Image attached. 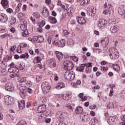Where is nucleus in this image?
Returning a JSON list of instances; mask_svg holds the SVG:
<instances>
[{
    "instance_id": "1",
    "label": "nucleus",
    "mask_w": 125,
    "mask_h": 125,
    "mask_svg": "<svg viewBox=\"0 0 125 125\" xmlns=\"http://www.w3.org/2000/svg\"><path fill=\"white\" fill-rule=\"evenodd\" d=\"M8 72L11 73L10 75V78H13L15 77L18 78L19 77V72L20 71L17 67H10L8 69Z\"/></svg>"
},
{
    "instance_id": "2",
    "label": "nucleus",
    "mask_w": 125,
    "mask_h": 125,
    "mask_svg": "<svg viewBox=\"0 0 125 125\" xmlns=\"http://www.w3.org/2000/svg\"><path fill=\"white\" fill-rule=\"evenodd\" d=\"M19 94L21 97V98H25L26 97V92H28V93H33L34 90L31 88L27 87L26 90H24L22 88H20V89H19Z\"/></svg>"
},
{
    "instance_id": "3",
    "label": "nucleus",
    "mask_w": 125,
    "mask_h": 125,
    "mask_svg": "<svg viewBox=\"0 0 125 125\" xmlns=\"http://www.w3.org/2000/svg\"><path fill=\"white\" fill-rule=\"evenodd\" d=\"M63 68L66 71H71L74 68V63L71 61H65L63 62Z\"/></svg>"
},
{
    "instance_id": "4",
    "label": "nucleus",
    "mask_w": 125,
    "mask_h": 125,
    "mask_svg": "<svg viewBox=\"0 0 125 125\" xmlns=\"http://www.w3.org/2000/svg\"><path fill=\"white\" fill-rule=\"evenodd\" d=\"M64 78L67 81H71L74 80L75 79V73L73 71H68L65 72L64 74Z\"/></svg>"
},
{
    "instance_id": "5",
    "label": "nucleus",
    "mask_w": 125,
    "mask_h": 125,
    "mask_svg": "<svg viewBox=\"0 0 125 125\" xmlns=\"http://www.w3.org/2000/svg\"><path fill=\"white\" fill-rule=\"evenodd\" d=\"M104 7L105 9L103 12V14H104V15H108V14H110V13H111V11H112V9H113L112 5L108 4L107 7V2H105V4L104 5Z\"/></svg>"
},
{
    "instance_id": "6",
    "label": "nucleus",
    "mask_w": 125,
    "mask_h": 125,
    "mask_svg": "<svg viewBox=\"0 0 125 125\" xmlns=\"http://www.w3.org/2000/svg\"><path fill=\"white\" fill-rule=\"evenodd\" d=\"M65 43H66L65 39H62L60 41H57V40H55L52 43L53 44H55V45L59 47H64Z\"/></svg>"
},
{
    "instance_id": "7",
    "label": "nucleus",
    "mask_w": 125,
    "mask_h": 125,
    "mask_svg": "<svg viewBox=\"0 0 125 125\" xmlns=\"http://www.w3.org/2000/svg\"><path fill=\"white\" fill-rule=\"evenodd\" d=\"M107 24H108V22L104 19H101L98 21V27L102 29L104 28V27H106V26H107Z\"/></svg>"
},
{
    "instance_id": "8",
    "label": "nucleus",
    "mask_w": 125,
    "mask_h": 125,
    "mask_svg": "<svg viewBox=\"0 0 125 125\" xmlns=\"http://www.w3.org/2000/svg\"><path fill=\"white\" fill-rule=\"evenodd\" d=\"M4 87L5 89L7 91H13V90H14V86H13V84L11 83H6Z\"/></svg>"
},
{
    "instance_id": "9",
    "label": "nucleus",
    "mask_w": 125,
    "mask_h": 125,
    "mask_svg": "<svg viewBox=\"0 0 125 125\" xmlns=\"http://www.w3.org/2000/svg\"><path fill=\"white\" fill-rule=\"evenodd\" d=\"M120 29V27L119 25H114L112 24L111 25H110L109 29L111 31V33H117V31H119V29Z\"/></svg>"
},
{
    "instance_id": "10",
    "label": "nucleus",
    "mask_w": 125,
    "mask_h": 125,
    "mask_svg": "<svg viewBox=\"0 0 125 125\" xmlns=\"http://www.w3.org/2000/svg\"><path fill=\"white\" fill-rule=\"evenodd\" d=\"M8 20V17L4 13H0V22L5 23Z\"/></svg>"
},
{
    "instance_id": "11",
    "label": "nucleus",
    "mask_w": 125,
    "mask_h": 125,
    "mask_svg": "<svg viewBox=\"0 0 125 125\" xmlns=\"http://www.w3.org/2000/svg\"><path fill=\"white\" fill-rule=\"evenodd\" d=\"M120 56V53L118 50H114V52L110 54V58L112 59H118Z\"/></svg>"
},
{
    "instance_id": "12",
    "label": "nucleus",
    "mask_w": 125,
    "mask_h": 125,
    "mask_svg": "<svg viewBox=\"0 0 125 125\" xmlns=\"http://www.w3.org/2000/svg\"><path fill=\"white\" fill-rule=\"evenodd\" d=\"M109 125H115L117 123V118L115 116H110L107 120Z\"/></svg>"
},
{
    "instance_id": "13",
    "label": "nucleus",
    "mask_w": 125,
    "mask_h": 125,
    "mask_svg": "<svg viewBox=\"0 0 125 125\" xmlns=\"http://www.w3.org/2000/svg\"><path fill=\"white\" fill-rule=\"evenodd\" d=\"M4 101L6 105H9L12 103L13 98L11 97H9V96H6L4 97Z\"/></svg>"
},
{
    "instance_id": "14",
    "label": "nucleus",
    "mask_w": 125,
    "mask_h": 125,
    "mask_svg": "<svg viewBox=\"0 0 125 125\" xmlns=\"http://www.w3.org/2000/svg\"><path fill=\"white\" fill-rule=\"evenodd\" d=\"M118 12L120 15L122 16L123 18L125 19V8L123 5L120 6L118 8Z\"/></svg>"
},
{
    "instance_id": "15",
    "label": "nucleus",
    "mask_w": 125,
    "mask_h": 125,
    "mask_svg": "<svg viewBox=\"0 0 125 125\" xmlns=\"http://www.w3.org/2000/svg\"><path fill=\"white\" fill-rule=\"evenodd\" d=\"M66 114L62 111H59L57 113V117L58 118L59 120H61V121H63L65 118V116Z\"/></svg>"
},
{
    "instance_id": "16",
    "label": "nucleus",
    "mask_w": 125,
    "mask_h": 125,
    "mask_svg": "<svg viewBox=\"0 0 125 125\" xmlns=\"http://www.w3.org/2000/svg\"><path fill=\"white\" fill-rule=\"evenodd\" d=\"M77 21L79 24H85L86 22V20L83 17H77Z\"/></svg>"
},
{
    "instance_id": "17",
    "label": "nucleus",
    "mask_w": 125,
    "mask_h": 125,
    "mask_svg": "<svg viewBox=\"0 0 125 125\" xmlns=\"http://www.w3.org/2000/svg\"><path fill=\"white\" fill-rule=\"evenodd\" d=\"M1 4L3 8L9 7V1L8 0H1Z\"/></svg>"
},
{
    "instance_id": "18",
    "label": "nucleus",
    "mask_w": 125,
    "mask_h": 125,
    "mask_svg": "<svg viewBox=\"0 0 125 125\" xmlns=\"http://www.w3.org/2000/svg\"><path fill=\"white\" fill-rule=\"evenodd\" d=\"M42 15L43 17H44V18H46V17H48V16H49L48 9H47L46 7H44L43 8Z\"/></svg>"
},
{
    "instance_id": "19",
    "label": "nucleus",
    "mask_w": 125,
    "mask_h": 125,
    "mask_svg": "<svg viewBox=\"0 0 125 125\" xmlns=\"http://www.w3.org/2000/svg\"><path fill=\"white\" fill-rule=\"evenodd\" d=\"M46 110V107L45 104H42V105L39 106L38 107V113H43L45 112Z\"/></svg>"
},
{
    "instance_id": "20",
    "label": "nucleus",
    "mask_w": 125,
    "mask_h": 125,
    "mask_svg": "<svg viewBox=\"0 0 125 125\" xmlns=\"http://www.w3.org/2000/svg\"><path fill=\"white\" fill-rule=\"evenodd\" d=\"M80 118L83 122H89L90 120V115L87 114V115H83L82 117V116H80Z\"/></svg>"
},
{
    "instance_id": "21",
    "label": "nucleus",
    "mask_w": 125,
    "mask_h": 125,
    "mask_svg": "<svg viewBox=\"0 0 125 125\" xmlns=\"http://www.w3.org/2000/svg\"><path fill=\"white\" fill-rule=\"evenodd\" d=\"M83 113V107L81 106H78L76 108V114L77 115H82Z\"/></svg>"
},
{
    "instance_id": "22",
    "label": "nucleus",
    "mask_w": 125,
    "mask_h": 125,
    "mask_svg": "<svg viewBox=\"0 0 125 125\" xmlns=\"http://www.w3.org/2000/svg\"><path fill=\"white\" fill-rule=\"evenodd\" d=\"M19 107L21 110L25 108V101L22 100L18 102Z\"/></svg>"
},
{
    "instance_id": "23",
    "label": "nucleus",
    "mask_w": 125,
    "mask_h": 125,
    "mask_svg": "<svg viewBox=\"0 0 125 125\" xmlns=\"http://www.w3.org/2000/svg\"><path fill=\"white\" fill-rule=\"evenodd\" d=\"M75 106V104H66L65 107L71 110L72 112L74 111V106Z\"/></svg>"
},
{
    "instance_id": "24",
    "label": "nucleus",
    "mask_w": 125,
    "mask_h": 125,
    "mask_svg": "<svg viewBox=\"0 0 125 125\" xmlns=\"http://www.w3.org/2000/svg\"><path fill=\"white\" fill-rule=\"evenodd\" d=\"M49 19L51 24H56L57 23V20L56 18L50 16L49 17Z\"/></svg>"
},
{
    "instance_id": "25",
    "label": "nucleus",
    "mask_w": 125,
    "mask_h": 125,
    "mask_svg": "<svg viewBox=\"0 0 125 125\" xmlns=\"http://www.w3.org/2000/svg\"><path fill=\"white\" fill-rule=\"evenodd\" d=\"M76 70L78 72H83L84 70V64H81L80 66L77 67Z\"/></svg>"
},
{
    "instance_id": "26",
    "label": "nucleus",
    "mask_w": 125,
    "mask_h": 125,
    "mask_svg": "<svg viewBox=\"0 0 125 125\" xmlns=\"http://www.w3.org/2000/svg\"><path fill=\"white\" fill-rule=\"evenodd\" d=\"M42 88V90L43 92H44V93H45V94L48 93V92H49V91H50V86L46 87H43V88Z\"/></svg>"
},
{
    "instance_id": "27",
    "label": "nucleus",
    "mask_w": 125,
    "mask_h": 125,
    "mask_svg": "<svg viewBox=\"0 0 125 125\" xmlns=\"http://www.w3.org/2000/svg\"><path fill=\"white\" fill-rule=\"evenodd\" d=\"M65 87V84L63 82L59 83L57 86H56L57 89H61V88H64Z\"/></svg>"
},
{
    "instance_id": "28",
    "label": "nucleus",
    "mask_w": 125,
    "mask_h": 125,
    "mask_svg": "<svg viewBox=\"0 0 125 125\" xmlns=\"http://www.w3.org/2000/svg\"><path fill=\"white\" fill-rule=\"evenodd\" d=\"M62 96L64 100H69L71 98V96L69 94H64L62 95Z\"/></svg>"
},
{
    "instance_id": "29",
    "label": "nucleus",
    "mask_w": 125,
    "mask_h": 125,
    "mask_svg": "<svg viewBox=\"0 0 125 125\" xmlns=\"http://www.w3.org/2000/svg\"><path fill=\"white\" fill-rule=\"evenodd\" d=\"M49 65L52 67H55L56 66V61H55V59H52L50 60Z\"/></svg>"
},
{
    "instance_id": "30",
    "label": "nucleus",
    "mask_w": 125,
    "mask_h": 125,
    "mask_svg": "<svg viewBox=\"0 0 125 125\" xmlns=\"http://www.w3.org/2000/svg\"><path fill=\"white\" fill-rule=\"evenodd\" d=\"M43 120H44V114L42 113L40 115L38 119L39 123H42L43 122Z\"/></svg>"
},
{
    "instance_id": "31",
    "label": "nucleus",
    "mask_w": 125,
    "mask_h": 125,
    "mask_svg": "<svg viewBox=\"0 0 125 125\" xmlns=\"http://www.w3.org/2000/svg\"><path fill=\"white\" fill-rule=\"evenodd\" d=\"M102 44H105V45H108L109 43V38H105L101 41Z\"/></svg>"
},
{
    "instance_id": "32",
    "label": "nucleus",
    "mask_w": 125,
    "mask_h": 125,
    "mask_svg": "<svg viewBox=\"0 0 125 125\" xmlns=\"http://www.w3.org/2000/svg\"><path fill=\"white\" fill-rule=\"evenodd\" d=\"M57 57L59 60H61V59H63V54L60 52H56Z\"/></svg>"
},
{
    "instance_id": "33",
    "label": "nucleus",
    "mask_w": 125,
    "mask_h": 125,
    "mask_svg": "<svg viewBox=\"0 0 125 125\" xmlns=\"http://www.w3.org/2000/svg\"><path fill=\"white\" fill-rule=\"evenodd\" d=\"M37 40L39 42H41V43L43 42L44 41V39L43 38V37L42 36H37Z\"/></svg>"
},
{
    "instance_id": "34",
    "label": "nucleus",
    "mask_w": 125,
    "mask_h": 125,
    "mask_svg": "<svg viewBox=\"0 0 125 125\" xmlns=\"http://www.w3.org/2000/svg\"><path fill=\"white\" fill-rule=\"evenodd\" d=\"M48 86H50L49 85V84H48V82H44L42 83L41 84L42 88L43 87H47Z\"/></svg>"
},
{
    "instance_id": "35",
    "label": "nucleus",
    "mask_w": 125,
    "mask_h": 125,
    "mask_svg": "<svg viewBox=\"0 0 125 125\" xmlns=\"http://www.w3.org/2000/svg\"><path fill=\"white\" fill-rule=\"evenodd\" d=\"M20 58H21V59H23V58H27L28 59V58H29V54H28V53L23 54L20 56Z\"/></svg>"
},
{
    "instance_id": "36",
    "label": "nucleus",
    "mask_w": 125,
    "mask_h": 125,
    "mask_svg": "<svg viewBox=\"0 0 125 125\" xmlns=\"http://www.w3.org/2000/svg\"><path fill=\"white\" fill-rule=\"evenodd\" d=\"M120 66H119L118 64H115L113 65V70H114V71H116V72H119V71H120Z\"/></svg>"
},
{
    "instance_id": "37",
    "label": "nucleus",
    "mask_w": 125,
    "mask_h": 125,
    "mask_svg": "<svg viewBox=\"0 0 125 125\" xmlns=\"http://www.w3.org/2000/svg\"><path fill=\"white\" fill-rule=\"evenodd\" d=\"M0 38L2 39H5V38H10V34L8 33H5L0 36Z\"/></svg>"
},
{
    "instance_id": "38",
    "label": "nucleus",
    "mask_w": 125,
    "mask_h": 125,
    "mask_svg": "<svg viewBox=\"0 0 125 125\" xmlns=\"http://www.w3.org/2000/svg\"><path fill=\"white\" fill-rule=\"evenodd\" d=\"M51 41H52V36L49 35L47 37V41L48 44H51Z\"/></svg>"
},
{
    "instance_id": "39",
    "label": "nucleus",
    "mask_w": 125,
    "mask_h": 125,
    "mask_svg": "<svg viewBox=\"0 0 125 125\" xmlns=\"http://www.w3.org/2000/svg\"><path fill=\"white\" fill-rule=\"evenodd\" d=\"M92 63L91 62H88L86 63H83V65H84V67H86V68H90L92 67V65H91Z\"/></svg>"
},
{
    "instance_id": "40",
    "label": "nucleus",
    "mask_w": 125,
    "mask_h": 125,
    "mask_svg": "<svg viewBox=\"0 0 125 125\" xmlns=\"http://www.w3.org/2000/svg\"><path fill=\"white\" fill-rule=\"evenodd\" d=\"M21 35L23 37H29V33H28V30H26L23 31Z\"/></svg>"
},
{
    "instance_id": "41",
    "label": "nucleus",
    "mask_w": 125,
    "mask_h": 125,
    "mask_svg": "<svg viewBox=\"0 0 125 125\" xmlns=\"http://www.w3.org/2000/svg\"><path fill=\"white\" fill-rule=\"evenodd\" d=\"M70 59H72L74 62H78L79 61V58L76 56H70Z\"/></svg>"
},
{
    "instance_id": "42",
    "label": "nucleus",
    "mask_w": 125,
    "mask_h": 125,
    "mask_svg": "<svg viewBox=\"0 0 125 125\" xmlns=\"http://www.w3.org/2000/svg\"><path fill=\"white\" fill-rule=\"evenodd\" d=\"M16 18L13 17L11 20V25H13L16 23Z\"/></svg>"
},
{
    "instance_id": "43",
    "label": "nucleus",
    "mask_w": 125,
    "mask_h": 125,
    "mask_svg": "<svg viewBox=\"0 0 125 125\" xmlns=\"http://www.w3.org/2000/svg\"><path fill=\"white\" fill-rule=\"evenodd\" d=\"M108 67H105V66H101L100 69L101 71H104V72H107L108 71Z\"/></svg>"
},
{
    "instance_id": "44",
    "label": "nucleus",
    "mask_w": 125,
    "mask_h": 125,
    "mask_svg": "<svg viewBox=\"0 0 125 125\" xmlns=\"http://www.w3.org/2000/svg\"><path fill=\"white\" fill-rule=\"evenodd\" d=\"M33 16L35 17V18L39 19L40 17H41V15H40V13L36 12L33 13Z\"/></svg>"
},
{
    "instance_id": "45",
    "label": "nucleus",
    "mask_w": 125,
    "mask_h": 125,
    "mask_svg": "<svg viewBox=\"0 0 125 125\" xmlns=\"http://www.w3.org/2000/svg\"><path fill=\"white\" fill-rule=\"evenodd\" d=\"M87 15H89V16H91L92 17L94 16V15L95 14L93 11H91L87 12Z\"/></svg>"
},
{
    "instance_id": "46",
    "label": "nucleus",
    "mask_w": 125,
    "mask_h": 125,
    "mask_svg": "<svg viewBox=\"0 0 125 125\" xmlns=\"http://www.w3.org/2000/svg\"><path fill=\"white\" fill-rule=\"evenodd\" d=\"M15 49H16V45H13L11 47V48L10 49V52H13V51H14V50H15Z\"/></svg>"
},
{
    "instance_id": "47",
    "label": "nucleus",
    "mask_w": 125,
    "mask_h": 125,
    "mask_svg": "<svg viewBox=\"0 0 125 125\" xmlns=\"http://www.w3.org/2000/svg\"><path fill=\"white\" fill-rule=\"evenodd\" d=\"M90 0H84V1L83 3H81V5H84V4H88V2H89Z\"/></svg>"
},
{
    "instance_id": "48",
    "label": "nucleus",
    "mask_w": 125,
    "mask_h": 125,
    "mask_svg": "<svg viewBox=\"0 0 125 125\" xmlns=\"http://www.w3.org/2000/svg\"><path fill=\"white\" fill-rule=\"evenodd\" d=\"M93 50L96 53H98V54H100V53H101V50L99 49H94Z\"/></svg>"
},
{
    "instance_id": "49",
    "label": "nucleus",
    "mask_w": 125,
    "mask_h": 125,
    "mask_svg": "<svg viewBox=\"0 0 125 125\" xmlns=\"http://www.w3.org/2000/svg\"><path fill=\"white\" fill-rule=\"evenodd\" d=\"M35 59L36 60V61H37V63H40V62L42 61V58L40 57H37Z\"/></svg>"
},
{
    "instance_id": "50",
    "label": "nucleus",
    "mask_w": 125,
    "mask_h": 125,
    "mask_svg": "<svg viewBox=\"0 0 125 125\" xmlns=\"http://www.w3.org/2000/svg\"><path fill=\"white\" fill-rule=\"evenodd\" d=\"M31 85H32V83L30 82H27L25 83V86L27 87H29Z\"/></svg>"
},
{
    "instance_id": "51",
    "label": "nucleus",
    "mask_w": 125,
    "mask_h": 125,
    "mask_svg": "<svg viewBox=\"0 0 125 125\" xmlns=\"http://www.w3.org/2000/svg\"><path fill=\"white\" fill-rule=\"evenodd\" d=\"M68 11H69V12H71V13H74V11H75V9L73 8V7H70L68 8Z\"/></svg>"
},
{
    "instance_id": "52",
    "label": "nucleus",
    "mask_w": 125,
    "mask_h": 125,
    "mask_svg": "<svg viewBox=\"0 0 125 125\" xmlns=\"http://www.w3.org/2000/svg\"><path fill=\"white\" fill-rule=\"evenodd\" d=\"M6 11L7 12V13H12V12H13V10H12V9L10 8H8L6 9Z\"/></svg>"
},
{
    "instance_id": "53",
    "label": "nucleus",
    "mask_w": 125,
    "mask_h": 125,
    "mask_svg": "<svg viewBox=\"0 0 125 125\" xmlns=\"http://www.w3.org/2000/svg\"><path fill=\"white\" fill-rule=\"evenodd\" d=\"M27 10V5L24 4L22 7V11L25 12Z\"/></svg>"
},
{
    "instance_id": "54",
    "label": "nucleus",
    "mask_w": 125,
    "mask_h": 125,
    "mask_svg": "<svg viewBox=\"0 0 125 125\" xmlns=\"http://www.w3.org/2000/svg\"><path fill=\"white\" fill-rule=\"evenodd\" d=\"M114 95V89H111L109 92V96L112 97Z\"/></svg>"
},
{
    "instance_id": "55",
    "label": "nucleus",
    "mask_w": 125,
    "mask_h": 125,
    "mask_svg": "<svg viewBox=\"0 0 125 125\" xmlns=\"http://www.w3.org/2000/svg\"><path fill=\"white\" fill-rule=\"evenodd\" d=\"M42 26L40 25L38 28H37V31L39 32L40 33H42Z\"/></svg>"
},
{
    "instance_id": "56",
    "label": "nucleus",
    "mask_w": 125,
    "mask_h": 125,
    "mask_svg": "<svg viewBox=\"0 0 125 125\" xmlns=\"http://www.w3.org/2000/svg\"><path fill=\"white\" fill-rule=\"evenodd\" d=\"M99 88H100V86L98 84L95 85L92 88V89H99Z\"/></svg>"
},
{
    "instance_id": "57",
    "label": "nucleus",
    "mask_w": 125,
    "mask_h": 125,
    "mask_svg": "<svg viewBox=\"0 0 125 125\" xmlns=\"http://www.w3.org/2000/svg\"><path fill=\"white\" fill-rule=\"evenodd\" d=\"M26 78L25 77H21V80H20V83H23L24 82H26Z\"/></svg>"
},
{
    "instance_id": "58",
    "label": "nucleus",
    "mask_w": 125,
    "mask_h": 125,
    "mask_svg": "<svg viewBox=\"0 0 125 125\" xmlns=\"http://www.w3.org/2000/svg\"><path fill=\"white\" fill-rule=\"evenodd\" d=\"M95 108H96V105L95 104H93L89 106V109L91 110H93V109H95Z\"/></svg>"
},
{
    "instance_id": "59",
    "label": "nucleus",
    "mask_w": 125,
    "mask_h": 125,
    "mask_svg": "<svg viewBox=\"0 0 125 125\" xmlns=\"http://www.w3.org/2000/svg\"><path fill=\"white\" fill-rule=\"evenodd\" d=\"M45 2L48 5L51 4V0H45Z\"/></svg>"
},
{
    "instance_id": "60",
    "label": "nucleus",
    "mask_w": 125,
    "mask_h": 125,
    "mask_svg": "<svg viewBox=\"0 0 125 125\" xmlns=\"http://www.w3.org/2000/svg\"><path fill=\"white\" fill-rule=\"evenodd\" d=\"M23 16H24V14H23V13H19L18 17H19V19H20V18L23 17Z\"/></svg>"
},
{
    "instance_id": "61",
    "label": "nucleus",
    "mask_w": 125,
    "mask_h": 125,
    "mask_svg": "<svg viewBox=\"0 0 125 125\" xmlns=\"http://www.w3.org/2000/svg\"><path fill=\"white\" fill-rule=\"evenodd\" d=\"M58 80H59V77L57 76V75L55 74L54 75V81L56 82Z\"/></svg>"
},
{
    "instance_id": "62",
    "label": "nucleus",
    "mask_w": 125,
    "mask_h": 125,
    "mask_svg": "<svg viewBox=\"0 0 125 125\" xmlns=\"http://www.w3.org/2000/svg\"><path fill=\"white\" fill-rule=\"evenodd\" d=\"M36 80L38 82H40L42 80V76H37L36 77Z\"/></svg>"
},
{
    "instance_id": "63",
    "label": "nucleus",
    "mask_w": 125,
    "mask_h": 125,
    "mask_svg": "<svg viewBox=\"0 0 125 125\" xmlns=\"http://www.w3.org/2000/svg\"><path fill=\"white\" fill-rule=\"evenodd\" d=\"M10 31L11 33H15V28L14 27H12L10 29Z\"/></svg>"
},
{
    "instance_id": "64",
    "label": "nucleus",
    "mask_w": 125,
    "mask_h": 125,
    "mask_svg": "<svg viewBox=\"0 0 125 125\" xmlns=\"http://www.w3.org/2000/svg\"><path fill=\"white\" fill-rule=\"evenodd\" d=\"M58 125H66V123H65V122H61Z\"/></svg>"
}]
</instances>
